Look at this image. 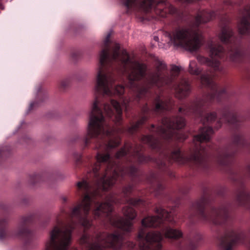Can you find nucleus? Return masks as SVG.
I'll return each mask as SVG.
<instances>
[{"label": "nucleus", "mask_w": 250, "mask_h": 250, "mask_svg": "<svg viewBox=\"0 0 250 250\" xmlns=\"http://www.w3.org/2000/svg\"><path fill=\"white\" fill-rule=\"evenodd\" d=\"M110 35V33L106 35L104 41V48L100 54V66L97 72L94 88L95 92L109 96L112 94L111 90L114 79L109 71L106 70V65L112 61H118L120 63L122 71L127 75L128 86L131 88H134L139 97L146 93L153 86L160 87L172 82V77L166 74V63L158 58H156L155 71L148 74L144 85L138 87L136 82L141 80L146 76V65L144 63L132 61L126 50L120 51V46L118 43L115 44L112 54L110 55L108 43Z\"/></svg>", "instance_id": "f257e3e1"}, {"label": "nucleus", "mask_w": 250, "mask_h": 250, "mask_svg": "<svg viewBox=\"0 0 250 250\" xmlns=\"http://www.w3.org/2000/svg\"><path fill=\"white\" fill-rule=\"evenodd\" d=\"M119 143L118 139L111 138L105 145V149L108 152L110 149L117 146ZM96 158L97 162L93 168V171L96 177L102 175L99 184L103 187L104 190H106L115 184L116 178L119 176H123L126 173L133 176L137 171V168L133 166L127 168L113 165L111 163L108 152L104 153L99 151L97 152Z\"/></svg>", "instance_id": "f03ea898"}, {"label": "nucleus", "mask_w": 250, "mask_h": 250, "mask_svg": "<svg viewBox=\"0 0 250 250\" xmlns=\"http://www.w3.org/2000/svg\"><path fill=\"white\" fill-rule=\"evenodd\" d=\"M213 11H200L197 13L190 26L176 30L171 35L165 34L168 45L181 46L190 52L198 50L202 45L201 34L197 27L206 23L215 17Z\"/></svg>", "instance_id": "7ed1b4c3"}, {"label": "nucleus", "mask_w": 250, "mask_h": 250, "mask_svg": "<svg viewBox=\"0 0 250 250\" xmlns=\"http://www.w3.org/2000/svg\"><path fill=\"white\" fill-rule=\"evenodd\" d=\"M77 186L80 190L86 192L81 202L72 208L70 212L71 218H77L79 222L85 228H88L90 223L88 216L91 210V206L94 204L93 210V214L97 217L101 216H108L112 210V204L115 202V199L113 195L107 197L104 202H96L91 193V185L86 181L79 182Z\"/></svg>", "instance_id": "20e7f679"}, {"label": "nucleus", "mask_w": 250, "mask_h": 250, "mask_svg": "<svg viewBox=\"0 0 250 250\" xmlns=\"http://www.w3.org/2000/svg\"><path fill=\"white\" fill-rule=\"evenodd\" d=\"M213 130L211 127L204 126L201 128L199 133L195 135L193 139V143L197 146L201 143L208 142L213 134ZM206 152L203 146L199 148L197 146L195 151L189 157H186L178 147L175 148L171 152L170 158L179 164H183L188 161H192L197 165L204 167L206 166Z\"/></svg>", "instance_id": "39448f33"}, {"label": "nucleus", "mask_w": 250, "mask_h": 250, "mask_svg": "<svg viewBox=\"0 0 250 250\" xmlns=\"http://www.w3.org/2000/svg\"><path fill=\"white\" fill-rule=\"evenodd\" d=\"M123 3L127 9H139L145 13H154L161 18L165 17L167 12L174 14L176 11L166 0H124Z\"/></svg>", "instance_id": "423d86ee"}, {"label": "nucleus", "mask_w": 250, "mask_h": 250, "mask_svg": "<svg viewBox=\"0 0 250 250\" xmlns=\"http://www.w3.org/2000/svg\"><path fill=\"white\" fill-rule=\"evenodd\" d=\"M123 240L122 234L114 232L111 234L101 233L94 240L88 235L83 234L80 239V243L85 245L86 250H107L106 247L119 250L122 246Z\"/></svg>", "instance_id": "0eeeda50"}, {"label": "nucleus", "mask_w": 250, "mask_h": 250, "mask_svg": "<svg viewBox=\"0 0 250 250\" xmlns=\"http://www.w3.org/2000/svg\"><path fill=\"white\" fill-rule=\"evenodd\" d=\"M205 200L201 199L192 205V209L198 211L200 219L204 222H211L215 225H220L229 217L228 205L224 203L217 206H211L204 210Z\"/></svg>", "instance_id": "6e6552de"}, {"label": "nucleus", "mask_w": 250, "mask_h": 250, "mask_svg": "<svg viewBox=\"0 0 250 250\" xmlns=\"http://www.w3.org/2000/svg\"><path fill=\"white\" fill-rule=\"evenodd\" d=\"M71 228L54 226L49 231L45 250H68L71 240Z\"/></svg>", "instance_id": "1a4fd4ad"}, {"label": "nucleus", "mask_w": 250, "mask_h": 250, "mask_svg": "<svg viewBox=\"0 0 250 250\" xmlns=\"http://www.w3.org/2000/svg\"><path fill=\"white\" fill-rule=\"evenodd\" d=\"M110 134V132L106 129L104 118L96 101L89 115L87 135L90 138L102 139L105 135Z\"/></svg>", "instance_id": "9d476101"}, {"label": "nucleus", "mask_w": 250, "mask_h": 250, "mask_svg": "<svg viewBox=\"0 0 250 250\" xmlns=\"http://www.w3.org/2000/svg\"><path fill=\"white\" fill-rule=\"evenodd\" d=\"M236 242L250 243V228L247 231L235 232L232 229L227 230L219 240V246L223 250H231Z\"/></svg>", "instance_id": "9b49d317"}, {"label": "nucleus", "mask_w": 250, "mask_h": 250, "mask_svg": "<svg viewBox=\"0 0 250 250\" xmlns=\"http://www.w3.org/2000/svg\"><path fill=\"white\" fill-rule=\"evenodd\" d=\"M162 238V234L159 231H151L146 234L144 229H141L138 236L140 250H160Z\"/></svg>", "instance_id": "f8f14e48"}, {"label": "nucleus", "mask_w": 250, "mask_h": 250, "mask_svg": "<svg viewBox=\"0 0 250 250\" xmlns=\"http://www.w3.org/2000/svg\"><path fill=\"white\" fill-rule=\"evenodd\" d=\"M163 126L157 128V133L165 139L170 138L175 133V129H180L185 125V119L181 117L169 118L162 120Z\"/></svg>", "instance_id": "ddd939ff"}, {"label": "nucleus", "mask_w": 250, "mask_h": 250, "mask_svg": "<svg viewBox=\"0 0 250 250\" xmlns=\"http://www.w3.org/2000/svg\"><path fill=\"white\" fill-rule=\"evenodd\" d=\"M205 101L203 99H196L191 104L190 107L191 111L196 117L200 119L201 122L203 124L211 123L214 121L217 117L215 112L204 113L203 107L205 103Z\"/></svg>", "instance_id": "4468645a"}, {"label": "nucleus", "mask_w": 250, "mask_h": 250, "mask_svg": "<svg viewBox=\"0 0 250 250\" xmlns=\"http://www.w3.org/2000/svg\"><path fill=\"white\" fill-rule=\"evenodd\" d=\"M123 212L126 219H119L110 221L113 225L121 229L124 232H128L131 230L132 223L131 220L134 219L136 213L133 208L125 207L123 209Z\"/></svg>", "instance_id": "2eb2a0df"}, {"label": "nucleus", "mask_w": 250, "mask_h": 250, "mask_svg": "<svg viewBox=\"0 0 250 250\" xmlns=\"http://www.w3.org/2000/svg\"><path fill=\"white\" fill-rule=\"evenodd\" d=\"M156 216H148L142 220V225L144 227H157L163 223L164 220L170 216L169 212L165 209L157 208Z\"/></svg>", "instance_id": "dca6fc26"}, {"label": "nucleus", "mask_w": 250, "mask_h": 250, "mask_svg": "<svg viewBox=\"0 0 250 250\" xmlns=\"http://www.w3.org/2000/svg\"><path fill=\"white\" fill-rule=\"evenodd\" d=\"M200 81L202 85L210 88L212 91V93L209 95L208 98L210 101L214 99L215 97L219 100V97L226 92V89L224 88L218 89L208 73L202 74L200 77Z\"/></svg>", "instance_id": "f3484780"}, {"label": "nucleus", "mask_w": 250, "mask_h": 250, "mask_svg": "<svg viewBox=\"0 0 250 250\" xmlns=\"http://www.w3.org/2000/svg\"><path fill=\"white\" fill-rule=\"evenodd\" d=\"M104 109L108 116L114 117L113 120L116 124H120L122 120V109L118 102L111 99L109 104H104Z\"/></svg>", "instance_id": "a211bd4d"}, {"label": "nucleus", "mask_w": 250, "mask_h": 250, "mask_svg": "<svg viewBox=\"0 0 250 250\" xmlns=\"http://www.w3.org/2000/svg\"><path fill=\"white\" fill-rule=\"evenodd\" d=\"M175 96L183 99L188 96L191 91V83L187 78H181L174 87Z\"/></svg>", "instance_id": "6ab92c4d"}, {"label": "nucleus", "mask_w": 250, "mask_h": 250, "mask_svg": "<svg viewBox=\"0 0 250 250\" xmlns=\"http://www.w3.org/2000/svg\"><path fill=\"white\" fill-rule=\"evenodd\" d=\"M127 153L131 155L136 156L140 162H146L151 160L156 161V159H152L150 156L145 157L139 152L138 149L129 145H127L125 147L117 152L116 157L117 158H120L126 155Z\"/></svg>", "instance_id": "aec40b11"}, {"label": "nucleus", "mask_w": 250, "mask_h": 250, "mask_svg": "<svg viewBox=\"0 0 250 250\" xmlns=\"http://www.w3.org/2000/svg\"><path fill=\"white\" fill-rule=\"evenodd\" d=\"M242 18L238 25L240 34L247 35L250 33V6L244 8L241 12Z\"/></svg>", "instance_id": "412c9836"}, {"label": "nucleus", "mask_w": 250, "mask_h": 250, "mask_svg": "<svg viewBox=\"0 0 250 250\" xmlns=\"http://www.w3.org/2000/svg\"><path fill=\"white\" fill-rule=\"evenodd\" d=\"M236 150L232 146H229L219 150L217 154L216 160L221 166H226L229 164V159L234 155Z\"/></svg>", "instance_id": "4be33fe9"}, {"label": "nucleus", "mask_w": 250, "mask_h": 250, "mask_svg": "<svg viewBox=\"0 0 250 250\" xmlns=\"http://www.w3.org/2000/svg\"><path fill=\"white\" fill-rule=\"evenodd\" d=\"M235 196L238 204L243 206L250 200V191L241 183L236 190Z\"/></svg>", "instance_id": "5701e85b"}, {"label": "nucleus", "mask_w": 250, "mask_h": 250, "mask_svg": "<svg viewBox=\"0 0 250 250\" xmlns=\"http://www.w3.org/2000/svg\"><path fill=\"white\" fill-rule=\"evenodd\" d=\"M208 47L209 55L212 60H217L224 57V49L221 45L211 42L208 44Z\"/></svg>", "instance_id": "b1692460"}, {"label": "nucleus", "mask_w": 250, "mask_h": 250, "mask_svg": "<svg viewBox=\"0 0 250 250\" xmlns=\"http://www.w3.org/2000/svg\"><path fill=\"white\" fill-rule=\"evenodd\" d=\"M169 109V102L162 96H157L154 99L152 110L155 112H160Z\"/></svg>", "instance_id": "393cba45"}, {"label": "nucleus", "mask_w": 250, "mask_h": 250, "mask_svg": "<svg viewBox=\"0 0 250 250\" xmlns=\"http://www.w3.org/2000/svg\"><path fill=\"white\" fill-rule=\"evenodd\" d=\"M162 233L167 238L176 239L182 236L181 231L167 226L163 228Z\"/></svg>", "instance_id": "a878e982"}, {"label": "nucleus", "mask_w": 250, "mask_h": 250, "mask_svg": "<svg viewBox=\"0 0 250 250\" xmlns=\"http://www.w3.org/2000/svg\"><path fill=\"white\" fill-rule=\"evenodd\" d=\"M233 36V32L229 25L224 26L219 35V38L221 41L225 43L230 42Z\"/></svg>", "instance_id": "bb28decb"}, {"label": "nucleus", "mask_w": 250, "mask_h": 250, "mask_svg": "<svg viewBox=\"0 0 250 250\" xmlns=\"http://www.w3.org/2000/svg\"><path fill=\"white\" fill-rule=\"evenodd\" d=\"M198 62L202 64H206L214 68V70L221 71L222 68L219 67L220 62L218 60H210L201 55L197 56Z\"/></svg>", "instance_id": "cd10ccee"}, {"label": "nucleus", "mask_w": 250, "mask_h": 250, "mask_svg": "<svg viewBox=\"0 0 250 250\" xmlns=\"http://www.w3.org/2000/svg\"><path fill=\"white\" fill-rule=\"evenodd\" d=\"M51 174L48 172L34 173L30 176V183L32 185L44 182L50 178Z\"/></svg>", "instance_id": "c85d7f7f"}, {"label": "nucleus", "mask_w": 250, "mask_h": 250, "mask_svg": "<svg viewBox=\"0 0 250 250\" xmlns=\"http://www.w3.org/2000/svg\"><path fill=\"white\" fill-rule=\"evenodd\" d=\"M243 54L242 50L238 47L233 48L229 52V59L233 62H239L243 56Z\"/></svg>", "instance_id": "c756f323"}, {"label": "nucleus", "mask_w": 250, "mask_h": 250, "mask_svg": "<svg viewBox=\"0 0 250 250\" xmlns=\"http://www.w3.org/2000/svg\"><path fill=\"white\" fill-rule=\"evenodd\" d=\"M144 143L147 144L152 148H156L159 146V141L152 135H145L142 138Z\"/></svg>", "instance_id": "7c9ffc66"}, {"label": "nucleus", "mask_w": 250, "mask_h": 250, "mask_svg": "<svg viewBox=\"0 0 250 250\" xmlns=\"http://www.w3.org/2000/svg\"><path fill=\"white\" fill-rule=\"evenodd\" d=\"M7 223L8 220L6 218H0V240H2L9 237L8 231L5 227Z\"/></svg>", "instance_id": "2f4dec72"}, {"label": "nucleus", "mask_w": 250, "mask_h": 250, "mask_svg": "<svg viewBox=\"0 0 250 250\" xmlns=\"http://www.w3.org/2000/svg\"><path fill=\"white\" fill-rule=\"evenodd\" d=\"M222 118H224L226 121L231 124H234L239 121L237 115L230 111H226L224 113Z\"/></svg>", "instance_id": "473e14b6"}, {"label": "nucleus", "mask_w": 250, "mask_h": 250, "mask_svg": "<svg viewBox=\"0 0 250 250\" xmlns=\"http://www.w3.org/2000/svg\"><path fill=\"white\" fill-rule=\"evenodd\" d=\"M202 237L201 234L197 233L195 234L189 240V249L194 250L199 246V242L202 240Z\"/></svg>", "instance_id": "72a5a7b5"}, {"label": "nucleus", "mask_w": 250, "mask_h": 250, "mask_svg": "<svg viewBox=\"0 0 250 250\" xmlns=\"http://www.w3.org/2000/svg\"><path fill=\"white\" fill-rule=\"evenodd\" d=\"M24 223H21L18 227L17 230L15 232V235L19 236H25L31 233V230L24 226Z\"/></svg>", "instance_id": "f704fd0d"}, {"label": "nucleus", "mask_w": 250, "mask_h": 250, "mask_svg": "<svg viewBox=\"0 0 250 250\" xmlns=\"http://www.w3.org/2000/svg\"><path fill=\"white\" fill-rule=\"evenodd\" d=\"M188 71L192 75H198L200 74L201 70L197 67L196 62L192 61L189 64Z\"/></svg>", "instance_id": "c9c22d12"}, {"label": "nucleus", "mask_w": 250, "mask_h": 250, "mask_svg": "<svg viewBox=\"0 0 250 250\" xmlns=\"http://www.w3.org/2000/svg\"><path fill=\"white\" fill-rule=\"evenodd\" d=\"M146 120V117H142L140 120L137 121L135 124L132 125V126L128 129V132L129 133L133 134Z\"/></svg>", "instance_id": "e433bc0d"}, {"label": "nucleus", "mask_w": 250, "mask_h": 250, "mask_svg": "<svg viewBox=\"0 0 250 250\" xmlns=\"http://www.w3.org/2000/svg\"><path fill=\"white\" fill-rule=\"evenodd\" d=\"M243 139V136L242 133L238 132L233 134L232 141L235 144H239Z\"/></svg>", "instance_id": "4c0bfd02"}, {"label": "nucleus", "mask_w": 250, "mask_h": 250, "mask_svg": "<svg viewBox=\"0 0 250 250\" xmlns=\"http://www.w3.org/2000/svg\"><path fill=\"white\" fill-rule=\"evenodd\" d=\"M35 217L34 213H29L22 218L21 223L26 224L31 222Z\"/></svg>", "instance_id": "58836bf2"}, {"label": "nucleus", "mask_w": 250, "mask_h": 250, "mask_svg": "<svg viewBox=\"0 0 250 250\" xmlns=\"http://www.w3.org/2000/svg\"><path fill=\"white\" fill-rule=\"evenodd\" d=\"M132 190V186L128 185L125 187L123 189V193L125 196H127Z\"/></svg>", "instance_id": "ea45409f"}, {"label": "nucleus", "mask_w": 250, "mask_h": 250, "mask_svg": "<svg viewBox=\"0 0 250 250\" xmlns=\"http://www.w3.org/2000/svg\"><path fill=\"white\" fill-rule=\"evenodd\" d=\"M181 69V66L172 65L171 67V75L174 76L177 75L180 72Z\"/></svg>", "instance_id": "a19ab883"}, {"label": "nucleus", "mask_w": 250, "mask_h": 250, "mask_svg": "<svg viewBox=\"0 0 250 250\" xmlns=\"http://www.w3.org/2000/svg\"><path fill=\"white\" fill-rule=\"evenodd\" d=\"M70 83V81L69 79H63L60 82L61 87L65 89L69 86Z\"/></svg>", "instance_id": "79ce46f5"}, {"label": "nucleus", "mask_w": 250, "mask_h": 250, "mask_svg": "<svg viewBox=\"0 0 250 250\" xmlns=\"http://www.w3.org/2000/svg\"><path fill=\"white\" fill-rule=\"evenodd\" d=\"M114 90L116 94L121 95L124 92L125 88L123 85H118L115 87Z\"/></svg>", "instance_id": "37998d69"}, {"label": "nucleus", "mask_w": 250, "mask_h": 250, "mask_svg": "<svg viewBox=\"0 0 250 250\" xmlns=\"http://www.w3.org/2000/svg\"><path fill=\"white\" fill-rule=\"evenodd\" d=\"M129 205H137L141 203L143 201L140 199H130L126 201Z\"/></svg>", "instance_id": "c03bdc74"}, {"label": "nucleus", "mask_w": 250, "mask_h": 250, "mask_svg": "<svg viewBox=\"0 0 250 250\" xmlns=\"http://www.w3.org/2000/svg\"><path fill=\"white\" fill-rule=\"evenodd\" d=\"M156 174L154 172H151L147 177V181L149 183H152L156 180Z\"/></svg>", "instance_id": "a18cd8bd"}, {"label": "nucleus", "mask_w": 250, "mask_h": 250, "mask_svg": "<svg viewBox=\"0 0 250 250\" xmlns=\"http://www.w3.org/2000/svg\"><path fill=\"white\" fill-rule=\"evenodd\" d=\"M163 188H164V187L161 185V184L158 183L157 184V187L156 189V191L158 192L161 190H162L163 189Z\"/></svg>", "instance_id": "49530a36"}, {"label": "nucleus", "mask_w": 250, "mask_h": 250, "mask_svg": "<svg viewBox=\"0 0 250 250\" xmlns=\"http://www.w3.org/2000/svg\"><path fill=\"white\" fill-rule=\"evenodd\" d=\"M157 163L160 167H161L166 165V164L161 160H159L158 162H157Z\"/></svg>", "instance_id": "de8ad7c7"}, {"label": "nucleus", "mask_w": 250, "mask_h": 250, "mask_svg": "<svg viewBox=\"0 0 250 250\" xmlns=\"http://www.w3.org/2000/svg\"><path fill=\"white\" fill-rule=\"evenodd\" d=\"M142 110L144 113H147L149 110V108H148L147 105H145L142 107Z\"/></svg>", "instance_id": "09e8293b"}, {"label": "nucleus", "mask_w": 250, "mask_h": 250, "mask_svg": "<svg viewBox=\"0 0 250 250\" xmlns=\"http://www.w3.org/2000/svg\"><path fill=\"white\" fill-rule=\"evenodd\" d=\"M42 96L43 99L42 100V102H45L48 98V95L46 93L43 94Z\"/></svg>", "instance_id": "8fccbe9b"}, {"label": "nucleus", "mask_w": 250, "mask_h": 250, "mask_svg": "<svg viewBox=\"0 0 250 250\" xmlns=\"http://www.w3.org/2000/svg\"><path fill=\"white\" fill-rule=\"evenodd\" d=\"M135 246V244H134L132 242H129L128 244V247H129V248L130 249H133L134 248Z\"/></svg>", "instance_id": "3c124183"}, {"label": "nucleus", "mask_w": 250, "mask_h": 250, "mask_svg": "<svg viewBox=\"0 0 250 250\" xmlns=\"http://www.w3.org/2000/svg\"><path fill=\"white\" fill-rule=\"evenodd\" d=\"M35 104V103H32L30 104V106L29 107V109H28L29 111H30L33 109V107Z\"/></svg>", "instance_id": "603ef678"}, {"label": "nucleus", "mask_w": 250, "mask_h": 250, "mask_svg": "<svg viewBox=\"0 0 250 250\" xmlns=\"http://www.w3.org/2000/svg\"><path fill=\"white\" fill-rule=\"evenodd\" d=\"M62 201H63V202H66V201H67L68 198H67V197H65V196H62Z\"/></svg>", "instance_id": "864d4df0"}, {"label": "nucleus", "mask_w": 250, "mask_h": 250, "mask_svg": "<svg viewBox=\"0 0 250 250\" xmlns=\"http://www.w3.org/2000/svg\"><path fill=\"white\" fill-rule=\"evenodd\" d=\"M85 145H86L88 143V139L87 138H86L84 140Z\"/></svg>", "instance_id": "5fc2aeb1"}, {"label": "nucleus", "mask_w": 250, "mask_h": 250, "mask_svg": "<svg viewBox=\"0 0 250 250\" xmlns=\"http://www.w3.org/2000/svg\"><path fill=\"white\" fill-rule=\"evenodd\" d=\"M154 40L156 42H158V41H159V38H158V37H157V36H154Z\"/></svg>", "instance_id": "6e6d98bb"}, {"label": "nucleus", "mask_w": 250, "mask_h": 250, "mask_svg": "<svg viewBox=\"0 0 250 250\" xmlns=\"http://www.w3.org/2000/svg\"><path fill=\"white\" fill-rule=\"evenodd\" d=\"M220 190H225L226 188L225 187H221V188H220Z\"/></svg>", "instance_id": "4d7b16f0"}, {"label": "nucleus", "mask_w": 250, "mask_h": 250, "mask_svg": "<svg viewBox=\"0 0 250 250\" xmlns=\"http://www.w3.org/2000/svg\"><path fill=\"white\" fill-rule=\"evenodd\" d=\"M0 8H1V9L3 8L2 5L1 4V3L0 2Z\"/></svg>", "instance_id": "13d9d810"}, {"label": "nucleus", "mask_w": 250, "mask_h": 250, "mask_svg": "<svg viewBox=\"0 0 250 250\" xmlns=\"http://www.w3.org/2000/svg\"><path fill=\"white\" fill-rule=\"evenodd\" d=\"M218 194H220V195H221V194H222V193L220 191H218Z\"/></svg>", "instance_id": "bf43d9fd"}, {"label": "nucleus", "mask_w": 250, "mask_h": 250, "mask_svg": "<svg viewBox=\"0 0 250 250\" xmlns=\"http://www.w3.org/2000/svg\"><path fill=\"white\" fill-rule=\"evenodd\" d=\"M152 18H156V16H154V15H152Z\"/></svg>", "instance_id": "052dcab7"}, {"label": "nucleus", "mask_w": 250, "mask_h": 250, "mask_svg": "<svg viewBox=\"0 0 250 250\" xmlns=\"http://www.w3.org/2000/svg\"><path fill=\"white\" fill-rule=\"evenodd\" d=\"M151 127H152V128H154V125H151Z\"/></svg>", "instance_id": "680f3d73"}, {"label": "nucleus", "mask_w": 250, "mask_h": 250, "mask_svg": "<svg viewBox=\"0 0 250 250\" xmlns=\"http://www.w3.org/2000/svg\"><path fill=\"white\" fill-rule=\"evenodd\" d=\"M181 110H182V108H179V111H181Z\"/></svg>", "instance_id": "e2e57ef3"}, {"label": "nucleus", "mask_w": 250, "mask_h": 250, "mask_svg": "<svg viewBox=\"0 0 250 250\" xmlns=\"http://www.w3.org/2000/svg\"><path fill=\"white\" fill-rule=\"evenodd\" d=\"M249 171L250 172V166L249 167Z\"/></svg>", "instance_id": "0e129e2a"}, {"label": "nucleus", "mask_w": 250, "mask_h": 250, "mask_svg": "<svg viewBox=\"0 0 250 250\" xmlns=\"http://www.w3.org/2000/svg\"><path fill=\"white\" fill-rule=\"evenodd\" d=\"M232 180H233V181H235V180H236V179H233Z\"/></svg>", "instance_id": "69168bd1"}]
</instances>
